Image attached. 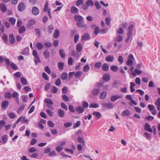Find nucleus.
<instances>
[{
    "instance_id": "nucleus-57",
    "label": "nucleus",
    "mask_w": 160,
    "mask_h": 160,
    "mask_svg": "<svg viewBox=\"0 0 160 160\" xmlns=\"http://www.w3.org/2000/svg\"><path fill=\"white\" fill-rule=\"evenodd\" d=\"M61 107L66 110H68V108L67 106L63 102H62L61 103Z\"/></svg>"
},
{
    "instance_id": "nucleus-11",
    "label": "nucleus",
    "mask_w": 160,
    "mask_h": 160,
    "mask_svg": "<svg viewBox=\"0 0 160 160\" xmlns=\"http://www.w3.org/2000/svg\"><path fill=\"white\" fill-rule=\"evenodd\" d=\"M74 19L77 22H80L83 21V18L80 15H76L74 16Z\"/></svg>"
},
{
    "instance_id": "nucleus-42",
    "label": "nucleus",
    "mask_w": 160,
    "mask_h": 160,
    "mask_svg": "<svg viewBox=\"0 0 160 160\" xmlns=\"http://www.w3.org/2000/svg\"><path fill=\"white\" fill-rule=\"evenodd\" d=\"M2 39L3 41V42L6 43L8 42V36L5 34H3V36L2 37Z\"/></svg>"
},
{
    "instance_id": "nucleus-30",
    "label": "nucleus",
    "mask_w": 160,
    "mask_h": 160,
    "mask_svg": "<svg viewBox=\"0 0 160 160\" xmlns=\"http://www.w3.org/2000/svg\"><path fill=\"white\" fill-rule=\"evenodd\" d=\"M43 54L46 58L48 59L50 58V53L48 50L46 49L43 52Z\"/></svg>"
},
{
    "instance_id": "nucleus-43",
    "label": "nucleus",
    "mask_w": 160,
    "mask_h": 160,
    "mask_svg": "<svg viewBox=\"0 0 160 160\" xmlns=\"http://www.w3.org/2000/svg\"><path fill=\"white\" fill-rule=\"evenodd\" d=\"M58 90V88L55 86H54L52 87L51 92L52 93H55L57 92Z\"/></svg>"
},
{
    "instance_id": "nucleus-22",
    "label": "nucleus",
    "mask_w": 160,
    "mask_h": 160,
    "mask_svg": "<svg viewBox=\"0 0 160 160\" xmlns=\"http://www.w3.org/2000/svg\"><path fill=\"white\" fill-rule=\"evenodd\" d=\"M107 96V93L105 91H103L100 94V98L101 99L103 100L106 98Z\"/></svg>"
},
{
    "instance_id": "nucleus-25",
    "label": "nucleus",
    "mask_w": 160,
    "mask_h": 160,
    "mask_svg": "<svg viewBox=\"0 0 160 160\" xmlns=\"http://www.w3.org/2000/svg\"><path fill=\"white\" fill-rule=\"evenodd\" d=\"M58 68L60 70H63L64 67V62H59L58 64Z\"/></svg>"
},
{
    "instance_id": "nucleus-32",
    "label": "nucleus",
    "mask_w": 160,
    "mask_h": 160,
    "mask_svg": "<svg viewBox=\"0 0 160 160\" xmlns=\"http://www.w3.org/2000/svg\"><path fill=\"white\" fill-rule=\"evenodd\" d=\"M76 111L79 113H82L84 111V109L83 107L81 106H78L77 109Z\"/></svg>"
},
{
    "instance_id": "nucleus-3",
    "label": "nucleus",
    "mask_w": 160,
    "mask_h": 160,
    "mask_svg": "<svg viewBox=\"0 0 160 160\" xmlns=\"http://www.w3.org/2000/svg\"><path fill=\"white\" fill-rule=\"evenodd\" d=\"M26 5L24 2H22L19 3L18 7V10L20 12L23 11L25 8Z\"/></svg>"
},
{
    "instance_id": "nucleus-13",
    "label": "nucleus",
    "mask_w": 160,
    "mask_h": 160,
    "mask_svg": "<svg viewBox=\"0 0 160 160\" xmlns=\"http://www.w3.org/2000/svg\"><path fill=\"white\" fill-rule=\"evenodd\" d=\"M92 114L93 116H95L96 117L95 118L96 119H98L102 117L101 114L98 112L96 111L92 113Z\"/></svg>"
},
{
    "instance_id": "nucleus-39",
    "label": "nucleus",
    "mask_w": 160,
    "mask_h": 160,
    "mask_svg": "<svg viewBox=\"0 0 160 160\" xmlns=\"http://www.w3.org/2000/svg\"><path fill=\"white\" fill-rule=\"evenodd\" d=\"M5 65L6 67L9 70V67L10 66V61L8 59L6 58L5 60Z\"/></svg>"
},
{
    "instance_id": "nucleus-12",
    "label": "nucleus",
    "mask_w": 160,
    "mask_h": 160,
    "mask_svg": "<svg viewBox=\"0 0 160 160\" xmlns=\"http://www.w3.org/2000/svg\"><path fill=\"white\" fill-rule=\"evenodd\" d=\"M110 75L108 74H104L102 77V79L104 81L107 82L110 80Z\"/></svg>"
},
{
    "instance_id": "nucleus-59",
    "label": "nucleus",
    "mask_w": 160,
    "mask_h": 160,
    "mask_svg": "<svg viewBox=\"0 0 160 160\" xmlns=\"http://www.w3.org/2000/svg\"><path fill=\"white\" fill-rule=\"evenodd\" d=\"M117 32L119 34H122L123 33L124 31L122 28L121 27H120L119 28V29L117 31Z\"/></svg>"
},
{
    "instance_id": "nucleus-31",
    "label": "nucleus",
    "mask_w": 160,
    "mask_h": 160,
    "mask_svg": "<svg viewBox=\"0 0 160 160\" xmlns=\"http://www.w3.org/2000/svg\"><path fill=\"white\" fill-rule=\"evenodd\" d=\"M123 39V37L120 35H118L117 36L116 38V41L118 42H120L122 41Z\"/></svg>"
},
{
    "instance_id": "nucleus-14",
    "label": "nucleus",
    "mask_w": 160,
    "mask_h": 160,
    "mask_svg": "<svg viewBox=\"0 0 160 160\" xmlns=\"http://www.w3.org/2000/svg\"><path fill=\"white\" fill-rule=\"evenodd\" d=\"M90 38L89 35L88 33H86L83 34L82 37V40L83 41L88 40Z\"/></svg>"
},
{
    "instance_id": "nucleus-38",
    "label": "nucleus",
    "mask_w": 160,
    "mask_h": 160,
    "mask_svg": "<svg viewBox=\"0 0 160 160\" xmlns=\"http://www.w3.org/2000/svg\"><path fill=\"white\" fill-rule=\"evenodd\" d=\"M99 106L98 103H91L90 104V108H97L99 107Z\"/></svg>"
},
{
    "instance_id": "nucleus-58",
    "label": "nucleus",
    "mask_w": 160,
    "mask_h": 160,
    "mask_svg": "<svg viewBox=\"0 0 160 160\" xmlns=\"http://www.w3.org/2000/svg\"><path fill=\"white\" fill-rule=\"evenodd\" d=\"M83 0H78L76 2V5L78 7L80 4H83Z\"/></svg>"
},
{
    "instance_id": "nucleus-6",
    "label": "nucleus",
    "mask_w": 160,
    "mask_h": 160,
    "mask_svg": "<svg viewBox=\"0 0 160 160\" xmlns=\"http://www.w3.org/2000/svg\"><path fill=\"white\" fill-rule=\"evenodd\" d=\"M134 28V26L133 25H130L128 28V31L127 33V36H131L132 35V32Z\"/></svg>"
},
{
    "instance_id": "nucleus-4",
    "label": "nucleus",
    "mask_w": 160,
    "mask_h": 160,
    "mask_svg": "<svg viewBox=\"0 0 160 160\" xmlns=\"http://www.w3.org/2000/svg\"><path fill=\"white\" fill-rule=\"evenodd\" d=\"M102 105L104 108H108L109 109H112L113 108V104L110 103H104L102 104Z\"/></svg>"
},
{
    "instance_id": "nucleus-21",
    "label": "nucleus",
    "mask_w": 160,
    "mask_h": 160,
    "mask_svg": "<svg viewBox=\"0 0 160 160\" xmlns=\"http://www.w3.org/2000/svg\"><path fill=\"white\" fill-rule=\"evenodd\" d=\"M155 104L157 106V109L158 111H160V98H158L155 102Z\"/></svg>"
},
{
    "instance_id": "nucleus-8",
    "label": "nucleus",
    "mask_w": 160,
    "mask_h": 160,
    "mask_svg": "<svg viewBox=\"0 0 160 160\" xmlns=\"http://www.w3.org/2000/svg\"><path fill=\"white\" fill-rule=\"evenodd\" d=\"M122 98V96L121 95H113L111 97L110 99L112 101L114 102L117 99Z\"/></svg>"
},
{
    "instance_id": "nucleus-28",
    "label": "nucleus",
    "mask_w": 160,
    "mask_h": 160,
    "mask_svg": "<svg viewBox=\"0 0 160 160\" xmlns=\"http://www.w3.org/2000/svg\"><path fill=\"white\" fill-rule=\"evenodd\" d=\"M114 59V58L113 56H108L106 58V60L108 62H112Z\"/></svg>"
},
{
    "instance_id": "nucleus-48",
    "label": "nucleus",
    "mask_w": 160,
    "mask_h": 160,
    "mask_svg": "<svg viewBox=\"0 0 160 160\" xmlns=\"http://www.w3.org/2000/svg\"><path fill=\"white\" fill-rule=\"evenodd\" d=\"M62 98L63 100L65 102L68 101L69 100V98L65 94L62 96Z\"/></svg>"
},
{
    "instance_id": "nucleus-35",
    "label": "nucleus",
    "mask_w": 160,
    "mask_h": 160,
    "mask_svg": "<svg viewBox=\"0 0 160 160\" xmlns=\"http://www.w3.org/2000/svg\"><path fill=\"white\" fill-rule=\"evenodd\" d=\"M102 66V63L100 62H96L94 64V67L97 68H100Z\"/></svg>"
},
{
    "instance_id": "nucleus-27",
    "label": "nucleus",
    "mask_w": 160,
    "mask_h": 160,
    "mask_svg": "<svg viewBox=\"0 0 160 160\" xmlns=\"http://www.w3.org/2000/svg\"><path fill=\"white\" fill-rule=\"evenodd\" d=\"M53 36L54 38H58L59 36V31L58 29H56L54 32Z\"/></svg>"
},
{
    "instance_id": "nucleus-16",
    "label": "nucleus",
    "mask_w": 160,
    "mask_h": 160,
    "mask_svg": "<svg viewBox=\"0 0 160 160\" xmlns=\"http://www.w3.org/2000/svg\"><path fill=\"white\" fill-rule=\"evenodd\" d=\"M131 115V112L130 111L128 110L127 109L126 110L123 111L122 113V116H129Z\"/></svg>"
},
{
    "instance_id": "nucleus-64",
    "label": "nucleus",
    "mask_w": 160,
    "mask_h": 160,
    "mask_svg": "<svg viewBox=\"0 0 160 160\" xmlns=\"http://www.w3.org/2000/svg\"><path fill=\"white\" fill-rule=\"evenodd\" d=\"M82 73L81 72L78 71L77 72H76V73L74 72V74L75 77L76 78H79L81 75Z\"/></svg>"
},
{
    "instance_id": "nucleus-60",
    "label": "nucleus",
    "mask_w": 160,
    "mask_h": 160,
    "mask_svg": "<svg viewBox=\"0 0 160 160\" xmlns=\"http://www.w3.org/2000/svg\"><path fill=\"white\" fill-rule=\"evenodd\" d=\"M89 69L90 67L88 65H86L83 67V71L85 72H88Z\"/></svg>"
},
{
    "instance_id": "nucleus-54",
    "label": "nucleus",
    "mask_w": 160,
    "mask_h": 160,
    "mask_svg": "<svg viewBox=\"0 0 160 160\" xmlns=\"http://www.w3.org/2000/svg\"><path fill=\"white\" fill-rule=\"evenodd\" d=\"M72 122H68L64 123V125L65 128H67L70 127L72 125Z\"/></svg>"
},
{
    "instance_id": "nucleus-40",
    "label": "nucleus",
    "mask_w": 160,
    "mask_h": 160,
    "mask_svg": "<svg viewBox=\"0 0 160 160\" xmlns=\"http://www.w3.org/2000/svg\"><path fill=\"white\" fill-rule=\"evenodd\" d=\"M135 86V84L133 82H130V89L131 90V92H133L135 90L134 88V87Z\"/></svg>"
},
{
    "instance_id": "nucleus-18",
    "label": "nucleus",
    "mask_w": 160,
    "mask_h": 160,
    "mask_svg": "<svg viewBox=\"0 0 160 160\" xmlns=\"http://www.w3.org/2000/svg\"><path fill=\"white\" fill-rule=\"evenodd\" d=\"M78 9L74 6H72L71 7L70 10L71 12L73 14H77L78 12Z\"/></svg>"
},
{
    "instance_id": "nucleus-17",
    "label": "nucleus",
    "mask_w": 160,
    "mask_h": 160,
    "mask_svg": "<svg viewBox=\"0 0 160 160\" xmlns=\"http://www.w3.org/2000/svg\"><path fill=\"white\" fill-rule=\"evenodd\" d=\"M82 46L81 44L78 43L76 45V50L78 52H80L82 50Z\"/></svg>"
},
{
    "instance_id": "nucleus-50",
    "label": "nucleus",
    "mask_w": 160,
    "mask_h": 160,
    "mask_svg": "<svg viewBox=\"0 0 160 160\" xmlns=\"http://www.w3.org/2000/svg\"><path fill=\"white\" fill-rule=\"evenodd\" d=\"M11 67L12 68L15 70H17L18 68V67L17 65L13 63H11Z\"/></svg>"
},
{
    "instance_id": "nucleus-9",
    "label": "nucleus",
    "mask_w": 160,
    "mask_h": 160,
    "mask_svg": "<svg viewBox=\"0 0 160 160\" xmlns=\"http://www.w3.org/2000/svg\"><path fill=\"white\" fill-rule=\"evenodd\" d=\"M35 23L36 21L34 19H31L29 21L27 25V27L28 28H29L31 26L35 24Z\"/></svg>"
},
{
    "instance_id": "nucleus-44",
    "label": "nucleus",
    "mask_w": 160,
    "mask_h": 160,
    "mask_svg": "<svg viewBox=\"0 0 160 160\" xmlns=\"http://www.w3.org/2000/svg\"><path fill=\"white\" fill-rule=\"evenodd\" d=\"M25 31V28L24 26H22L19 29V33H22Z\"/></svg>"
},
{
    "instance_id": "nucleus-37",
    "label": "nucleus",
    "mask_w": 160,
    "mask_h": 160,
    "mask_svg": "<svg viewBox=\"0 0 160 160\" xmlns=\"http://www.w3.org/2000/svg\"><path fill=\"white\" fill-rule=\"evenodd\" d=\"M9 104V102L7 101H3L2 103V108H4L8 106Z\"/></svg>"
},
{
    "instance_id": "nucleus-7",
    "label": "nucleus",
    "mask_w": 160,
    "mask_h": 160,
    "mask_svg": "<svg viewBox=\"0 0 160 160\" xmlns=\"http://www.w3.org/2000/svg\"><path fill=\"white\" fill-rule=\"evenodd\" d=\"M32 12L33 14L37 15L39 13V11L37 7L34 6L32 8Z\"/></svg>"
},
{
    "instance_id": "nucleus-49",
    "label": "nucleus",
    "mask_w": 160,
    "mask_h": 160,
    "mask_svg": "<svg viewBox=\"0 0 160 160\" xmlns=\"http://www.w3.org/2000/svg\"><path fill=\"white\" fill-rule=\"evenodd\" d=\"M62 93L67 94L68 91V88L66 87H64L62 89Z\"/></svg>"
},
{
    "instance_id": "nucleus-51",
    "label": "nucleus",
    "mask_w": 160,
    "mask_h": 160,
    "mask_svg": "<svg viewBox=\"0 0 160 160\" xmlns=\"http://www.w3.org/2000/svg\"><path fill=\"white\" fill-rule=\"evenodd\" d=\"M25 106L26 105H22L21 106L19 107L17 111V113H19V112H21L24 109Z\"/></svg>"
},
{
    "instance_id": "nucleus-63",
    "label": "nucleus",
    "mask_w": 160,
    "mask_h": 160,
    "mask_svg": "<svg viewBox=\"0 0 160 160\" xmlns=\"http://www.w3.org/2000/svg\"><path fill=\"white\" fill-rule=\"evenodd\" d=\"M48 124V125L51 128H53L54 126V123H53L51 121H49L48 122H47Z\"/></svg>"
},
{
    "instance_id": "nucleus-53",
    "label": "nucleus",
    "mask_w": 160,
    "mask_h": 160,
    "mask_svg": "<svg viewBox=\"0 0 160 160\" xmlns=\"http://www.w3.org/2000/svg\"><path fill=\"white\" fill-rule=\"evenodd\" d=\"M103 84L101 82H98L97 83V85H96L94 87L97 88H99L101 89V88L103 87Z\"/></svg>"
},
{
    "instance_id": "nucleus-56",
    "label": "nucleus",
    "mask_w": 160,
    "mask_h": 160,
    "mask_svg": "<svg viewBox=\"0 0 160 160\" xmlns=\"http://www.w3.org/2000/svg\"><path fill=\"white\" fill-rule=\"evenodd\" d=\"M88 6L86 3L84 4H82V8L84 10H87L88 8Z\"/></svg>"
},
{
    "instance_id": "nucleus-1",
    "label": "nucleus",
    "mask_w": 160,
    "mask_h": 160,
    "mask_svg": "<svg viewBox=\"0 0 160 160\" xmlns=\"http://www.w3.org/2000/svg\"><path fill=\"white\" fill-rule=\"evenodd\" d=\"M134 60V58L133 55L132 54H129L126 62L127 65L129 66H132L133 64V60Z\"/></svg>"
},
{
    "instance_id": "nucleus-2",
    "label": "nucleus",
    "mask_w": 160,
    "mask_h": 160,
    "mask_svg": "<svg viewBox=\"0 0 160 160\" xmlns=\"http://www.w3.org/2000/svg\"><path fill=\"white\" fill-rule=\"evenodd\" d=\"M101 92V89L94 87V88L92 91V94L94 96H98Z\"/></svg>"
},
{
    "instance_id": "nucleus-34",
    "label": "nucleus",
    "mask_w": 160,
    "mask_h": 160,
    "mask_svg": "<svg viewBox=\"0 0 160 160\" xmlns=\"http://www.w3.org/2000/svg\"><path fill=\"white\" fill-rule=\"evenodd\" d=\"M142 73V72L138 69H136L134 70V72H132V74L134 76H136V74L135 73L138 74H140Z\"/></svg>"
},
{
    "instance_id": "nucleus-23",
    "label": "nucleus",
    "mask_w": 160,
    "mask_h": 160,
    "mask_svg": "<svg viewBox=\"0 0 160 160\" xmlns=\"http://www.w3.org/2000/svg\"><path fill=\"white\" fill-rule=\"evenodd\" d=\"M0 9L3 12H4L7 10V8L5 5L3 3L0 4Z\"/></svg>"
},
{
    "instance_id": "nucleus-47",
    "label": "nucleus",
    "mask_w": 160,
    "mask_h": 160,
    "mask_svg": "<svg viewBox=\"0 0 160 160\" xmlns=\"http://www.w3.org/2000/svg\"><path fill=\"white\" fill-rule=\"evenodd\" d=\"M81 124V122L80 121H78L74 124L73 126V128L75 129L76 128L78 127Z\"/></svg>"
},
{
    "instance_id": "nucleus-10",
    "label": "nucleus",
    "mask_w": 160,
    "mask_h": 160,
    "mask_svg": "<svg viewBox=\"0 0 160 160\" xmlns=\"http://www.w3.org/2000/svg\"><path fill=\"white\" fill-rule=\"evenodd\" d=\"M145 129V130L148 131L150 132H152L153 131L150 127V126L148 123H146L144 126Z\"/></svg>"
},
{
    "instance_id": "nucleus-15",
    "label": "nucleus",
    "mask_w": 160,
    "mask_h": 160,
    "mask_svg": "<svg viewBox=\"0 0 160 160\" xmlns=\"http://www.w3.org/2000/svg\"><path fill=\"white\" fill-rule=\"evenodd\" d=\"M58 112L59 116L60 117H63L65 116V113L64 111L61 109H58Z\"/></svg>"
},
{
    "instance_id": "nucleus-45",
    "label": "nucleus",
    "mask_w": 160,
    "mask_h": 160,
    "mask_svg": "<svg viewBox=\"0 0 160 160\" xmlns=\"http://www.w3.org/2000/svg\"><path fill=\"white\" fill-rule=\"evenodd\" d=\"M4 26L3 24H1V21H0V32H1L0 34L4 32Z\"/></svg>"
},
{
    "instance_id": "nucleus-41",
    "label": "nucleus",
    "mask_w": 160,
    "mask_h": 160,
    "mask_svg": "<svg viewBox=\"0 0 160 160\" xmlns=\"http://www.w3.org/2000/svg\"><path fill=\"white\" fill-rule=\"evenodd\" d=\"M21 82L24 85L27 84V82L26 79L24 77H22L20 78Z\"/></svg>"
},
{
    "instance_id": "nucleus-55",
    "label": "nucleus",
    "mask_w": 160,
    "mask_h": 160,
    "mask_svg": "<svg viewBox=\"0 0 160 160\" xmlns=\"http://www.w3.org/2000/svg\"><path fill=\"white\" fill-rule=\"evenodd\" d=\"M34 62L36 64H37L39 63H41V60L39 57H37L35 58L34 59Z\"/></svg>"
},
{
    "instance_id": "nucleus-5",
    "label": "nucleus",
    "mask_w": 160,
    "mask_h": 160,
    "mask_svg": "<svg viewBox=\"0 0 160 160\" xmlns=\"http://www.w3.org/2000/svg\"><path fill=\"white\" fill-rule=\"evenodd\" d=\"M77 25L78 28H87V26L85 24L84 22L82 21L80 22H77Z\"/></svg>"
},
{
    "instance_id": "nucleus-24",
    "label": "nucleus",
    "mask_w": 160,
    "mask_h": 160,
    "mask_svg": "<svg viewBox=\"0 0 160 160\" xmlns=\"http://www.w3.org/2000/svg\"><path fill=\"white\" fill-rule=\"evenodd\" d=\"M59 54L60 57L62 58H64L66 54L63 49H60L59 51Z\"/></svg>"
},
{
    "instance_id": "nucleus-26",
    "label": "nucleus",
    "mask_w": 160,
    "mask_h": 160,
    "mask_svg": "<svg viewBox=\"0 0 160 160\" xmlns=\"http://www.w3.org/2000/svg\"><path fill=\"white\" fill-rule=\"evenodd\" d=\"M61 78L63 80H66L68 78V74L66 72H63L61 74Z\"/></svg>"
},
{
    "instance_id": "nucleus-33",
    "label": "nucleus",
    "mask_w": 160,
    "mask_h": 160,
    "mask_svg": "<svg viewBox=\"0 0 160 160\" xmlns=\"http://www.w3.org/2000/svg\"><path fill=\"white\" fill-rule=\"evenodd\" d=\"M54 29V27L52 25H49L48 28V33L52 34Z\"/></svg>"
},
{
    "instance_id": "nucleus-19",
    "label": "nucleus",
    "mask_w": 160,
    "mask_h": 160,
    "mask_svg": "<svg viewBox=\"0 0 160 160\" xmlns=\"http://www.w3.org/2000/svg\"><path fill=\"white\" fill-rule=\"evenodd\" d=\"M109 66L107 63H104L102 66V69L104 71H107L109 70Z\"/></svg>"
},
{
    "instance_id": "nucleus-62",
    "label": "nucleus",
    "mask_w": 160,
    "mask_h": 160,
    "mask_svg": "<svg viewBox=\"0 0 160 160\" xmlns=\"http://www.w3.org/2000/svg\"><path fill=\"white\" fill-rule=\"evenodd\" d=\"M100 31V30L98 27H96L94 31V33L96 36L97 35V34L99 33Z\"/></svg>"
},
{
    "instance_id": "nucleus-29",
    "label": "nucleus",
    "mask_w": 160,
    "mask_h": 160,
    "mask_svg": "<svg viewBox=\"0 0 160 160\" xmlns=\"http://www.w3.org/2000/svg\"><path fill=\"white\" fill-rule=\"evenodd\" d=\"M36 47L38 50L42 49L43 47V44L40 42H38L36 44Z\"/></svg>"
},
{
    "instance_id": "nucleus-61",
    "label": "nucleus",
    "mask_w": 160,
    "mask_h": 160,
    "mask_svg": "<svg viewBox=\"0 0 160 160\" xmlns=\"http://www.w3.org/2000/svg\"><path fill=\"white\" fill-rule=\"evenodd\" d=\"M82 106L84 108H86L88 107L89 104L87 102L85 101H83L82 102Z\"/></svg>"
},
{
    "instance_id": "nucleus-52",
    "label": "nucleus",
    "mask_w": 160,
    "mask_h": 160,
    "mask_svg": "<svg viewBox=\"0 0 160 160\" xmlns=\"http://www.w3.org/2000/svg\"><path fill=\"white\" fill-rule=\"evenodd\" d=\"M15 39L13 34H11V44H13L15 42Z\"/></svg>"
},
{
    "instance_id": "nucleus-36",
    "label": "nucleus",
    "mask_w": 160,
    "mask_h": 160,
    "mask_svg": "<svg viewBox=\"0 0 160 160\" xmlns=\"http://www.w3.org/2000/svg\"><path fill=\"white\" fill-rule=\"evenodd\" d=\"M88 7H92L94 5V3L92 0H88L86 2Z\"/></svg>"
},
{
    "instance_id": "nucleus-46",
    "label": "nucleus",
    "mask_w": 160,
    "mask_h": 160,
    "mask_svg": "<svg viewBox=\"0 0 160 160\" xmlns=\"http://www.w3.org/2000/svg\"><path fill=\"white\" fill-rule=\"evenodd\" d=\"M110 69L113 72H116L118 69V67L117 66L112 65L110 67Z\"/></svg>"
},
{
    "instance_id": "nucleus-20",
    "label": "nucleus",
    "mask_w": 160,
    "mask_h": 160,
    "mask_svg": "<svg viewBox=\"0 0 160 160\" xmlns=\"http://www.w3.org/2000/svg\"><path fill=\"white\" fill-rule=\"evenodd\" d=\"M44 102L47 104L53 105V102L51 99L49 98H45L44 100Z\"/></svg>"
}]
</instances>
